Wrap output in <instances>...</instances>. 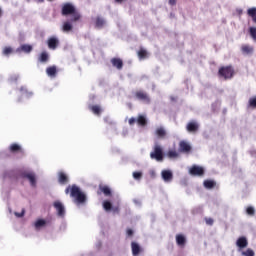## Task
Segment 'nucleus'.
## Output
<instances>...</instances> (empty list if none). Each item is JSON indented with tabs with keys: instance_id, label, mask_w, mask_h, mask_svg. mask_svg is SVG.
<instances>
[{
	"instance_id": "obj_6",
	"label": "nucleus",
	"mask_w": 256,
	"mask_h": 256,
	"mask_svg": "<svg viewBox=\"0 0 256 256\" xmlns=\"http://www.w3.org/2000/svg\"><path fill=\"white\" fill-rule=\"evenodd\" d=\"M22 177H23V179H28V181L32 187H37V178L35 177V173L23 172Z\"/></svg>"
},
{
	"instance_id": "obj_26",
	"label": "nucleus",
	"mask_w": 256,
	"mask_h": 256,
	"mask_svg": "<svg viewBox=\"0 0 256 256\" xmlns=\"http://www.w3.org/2000/svg\"><path fill=\"white\" fill-rule=\"evenodd\" d=\"M205 189H214L217 183L214 180H205L203 182Z\"/></svg>"
},
{
	"instance_id": "obj_25",
	"label": "nucleus",
	"mask_w": 256,
	"mask_h": 256,
	"mask_svg": "<svg viewBox=\"0 0 256 256\" xmlns=\"http://www.w3.org/2000/svg\"><path fill=\"white\" fill-rule=\"evenodd\" d=\"M40 63H47L49 61V53L46 51L42 52L38 58Z\"/></svg>"
},
{
	"instance_id": "obj_38",
	"label": "nucleus",
	"mask_w": 256,
	"mask_h": 256,
	"mask_svg": "<svg viewBox=\"0 0 256 256\" xmlns=\"http://www.w3.org/2000/svg\"><path fill=\"white\" fill-rule=\"evenodd\" d=\"M250 35L254 39V41H256V28L255 27L250 28Z\"/></svg>"
},
{
	"instance_id": "obj_43",
	"label": "nucleus",
	"mask_w": 256,
	"mask_h": 256,
	"mask_svg": "<svg viewBox=\"0 0 256 256\" xmlns=\"http://www.w3.org/2000/svg\"><path fill=\"white\" fill-rule=\"evenodd\" d=\"M129 125L133 126L135 123H137V119L135 117H132L128 120Z\"/></svg>"
},
{
	"instance_id": "obj_24",
	"label": "nucleus",
	"mask_w": 256,
	"mask_h": 256,
	"mask_svg": "<svg viewBox=\"0 0 256 256\" xmlns=\"http://www.w3.org/2000/svg\"><path fill=\"white\" fill-rule=\"evenodd\" d=\"M62 31H64V33H69V31H73V25L71 24V20L63 23Z\"/></svg>"
},
{
	"instance_id": "obj_28",
	"label": "nucleus",
	"mask_w": 256,
	"mask_h": 256,
	"mask_svg": "<svg viewBox=\"0 0 256 256\" xmlns=\"http://www.w3.org/2000/svg\"><path fill=\"white\" fill-rule=\"evenodd\" d=\"M90 111H92V113H94V115H101V112L103 111L101 109V106L99 105H92L89 106Z\"/></svg>"
},
{
	"instance_id": "obj_49",
	"label": "nucleus",
	"mask_w": 256,
	"mask_h": 256,
	"mask_svg": "<svg viewBox=\"0 0 256 256\" xmlns=\"http://www.w3.org/2000/svg\"><path fill=\"white\" fill-rule=\"evenodd\" d=\"M113 213H119V207L112 208Z\"/></svg>"
},
{
	"instance_id": "obj_20",
	"label": "nucleus",
	"mask_w": 256,
	"mask_h": 256,
	"mask_svg": "<svg viewBox=\"0 0 256 256\" xmlns=\"http://www.w3.org/2000/svg\"><path fill=\"white\" fill-rule=\"evenodd\" d=\"M155 135L158 137V139H165V137H167V130H165L163 127H158L155 130Z\"/></svg>"
},
{
	"instance_id": "obj_39",
	"label": "nucleus",
	"mask_w": 256,
	"mask_h": 256,
	"mask_svg": "<svg viewBox=\"0 0 256 256\" xmlns=\"http://www.w3.org/2000/svg\"><path fill=\"white\" fill-rule=\"evenodd\" d=\"M143 177V173L141 172H133V178L139 180Z\"/></svg>"
},
{
	"instance_id": "obj_15",
	"label": "nucleus",
	"mask_w": 256,
	"mask_h": 256,
	"mask_svg": "<svg viewBox=\"0 0 256 256\" xmlns=\"http://www.w3.org/2000/svg\"><path fill=\"white\" fill-rule=\"evenodd\" d=\"M241 51L244 55H253V51H255V49L249 44H243L241 46Z\"/></svg>"
},
{
	"instance_id": "obj_37",
	"label": "nucleus",
	"mask_w": 256,
	"mask_h": 256,
	"mask_svg": "<svg viewBox=\"0 0 256 256\" xmlns=\"http://www.w3.org/2000/svg\"><path fill=\"white\" fill-rule=\"evenodd\" d=\"M246 213H247V215H255V208H253L252 206H249L246 209Z\"/></svg>"
},
{
	"instance_id": "obj_4",
	"label": "nucleus",
	"mask_w": 256,
	"mask_h": 256,
	"mask_svg": "<svg viewBox=\"0 0 256 256\" xmlns=\"http://www.w3.org/2000/svg\"><path fill=\"white\" fill-rule=\"evenodd\" d=\"M189 173L194 177H203L205 175V169L201 166L193 165L189 169Z\"/></svg>"
},
{
	"instance_id": "obj_27",
	"label": "nucleus",
	"mask_w": 256,
	"mask_h": 256,
	"mask_svg": "<svg viewBox=\"0 0 256 256\" xmlns=\"http://www.w3.org/2000/svg\"><path fill=\"white\" fill-rule=\"evenodd\" d=\"M139 59H147L149 57V53L145 48H140L138 53H137Z\"/></svg>"
},
{
	"instance_id": "obj_18",
	"label": "nucleus",
	"mask_w": 256,
	"mask_h": 256,
	"mask_svg": "<svg viewBox=\"0 0 256 256\" xmlns=\"http://www.w3.org/2000/svg\"><path fill=\"white\" fill-rule=\"evenodd\" d=\"M59 46V39H57L56 37H51L48 39V47L49 49H57V47Z\"/></svg>"
},
{
	"instance_id": "obj_35",
	"label": "nucleus",
	"mask_w": 256,
	"mask_h": 256,
	"mask_svg": "<svg viewBox=\"0 0 256 256\" xmlns=\"http://www.w3.org/2000/svg\"><path fill=\"white\" fill-rule=\"evenodd\" d=\"M103 208L105 209V211H111V209H113V204H111L110 201L105 200L103 202Z\"/></svg>"
},
{
	"instance_id": "obj_1",
	"label": "nucleus",
	"mask_w": 256,
	"mask_h": 256,
	"mask_svg": "<svg viewBox=\"0 0 256 256\" xmlns=\"http://www.w3.org/2000/svg\"><path fill=\"white\" fill-rule=\"evenodd\" d=\"M61 13L64 17H67L68 15H72L70 21L71 23H77V21L81 20V13L77 11V8H75V5L72 3H64L62 5Z\"/></svg>"
},
{
	"instance_id": "obj_23",
	"label": "nucleus",
	"mask_w": 256,
	"mask_h": 256,
	"mask_svg": "<svg viewBox=\"0 0 256 256\" xmlns=\"http://www.w3.org/2000/svg\"><path fill=\"white\" fill-rule=\"evenodd\" d=\"M46 73L48 77H55V75H57V66H50L46 68Z\"/></svg>"
},
{
	"instance_id": "obj_9",
	"label": "nucleus",
	"mask_w": 256,
	"mask_h": 256,
	"mask_svg": "<svg viewBox=\"0 0 256 256\" xmlns=\"http://www.w3.org/2000/svg\"><path fill=\"white\" fill-rule=\"evenodd\" d=\"M101 193H103V195H105V197H111V195H112L111 188H109V186H107V185H102V184L99 185V188L97 191L98 195H101Z\"/></svg>"
},
{
	"instance_id": "obj_19",
	"label": "nucleus",
	"mask_w": 256,
	"mask_h": 256,
	"mask_svg": "<svg viewBox=\"0 0 256 256\" xmlns=\"http://www.w3.org/2000/svg\"><path fill=\"white\" fill-rule=\"evenodd\" d=\"M136 123L138 127H147V117L145 115H138L136 118Z\"/></svg>"
},
{
	"instance_id": "obj_40",
	"label": "nucleus",
	"mask_w": 256,
	"mask_h": 256,
	"mask_svg": "<svg viewBox=\"0 0 256 256\" xmlns=\"http://www.w3.org/2000/svg\"><path fill=\"white\" fill-rule=\"evenodd\" d=\"M250 107H254L256 109V97L249 99Z\"/></svg>"
},
{
	"instance_id": "obj_50",
	"label": "nucleus",
	"mask_w": 256,
	"mask_h": 256,
	"mask_svg": "<svg viewBox=\"0 0 256 256\" xmlns=\"http://www.w3.org/2000/svg\"><path fill=\"white\" fill-rule=\"evenodd\" d=\"M125 0H115V3H123Z\"/></svg>"
},
{
	"instance_id": "obj_13",
	"label": "nucleus",
	"mask_w": 256,
	"mask_h": 256,
	"mask_svg": "<svg viewBox=\"0 0 256 256\" xmlns=\"http://www.w3.org/2000/svg\"><path fill=\"white\" fill-rule=\"evenodd\" d=\"M33 51V46L29 44H23L16 49V53H31Z\"/></svg>"
},
{
	"instance_id": "obj_33",
	"label": "nucleus",
	"mask_w": 256,
	"mask_h": 256,
	"mask_svg": "<svg viewBox=\"0 0 256 256\" xmlns=\"http://www.w3.org/2000/svg\"><path fill=\"white\" fill-rule=\"evenodd\" d=\"M240 253L242 256H255V251L251 248H248L246 251L241 250Z\"/></svg>"
},
{
	"instance_id": "obj_34",
	"label": "nucleus",
	"mask_w": 256,
	"mask_h": 256,
	"mask_svg": "<svg viewBox=\"0 0 256 256\" xmlns=\"http://www.w3.org/2000/svg\"><path fill=\"white\" fill-rule=\"evenodd\" d=\"M2 53L6 57H9V55H11V53H13V48L11 46H6V47H4Z\"/></svg>"
},
{
	"instance_id": "obj_5",
	"label": "nucleus",
	"mask_w": 256,
	"mask_h": 256,
	"mask_svg": "<svg viewBox=\"0 0 256 256\" xmlns=\"http://www.w3.org/2000/svg\"><path fill=\"white\" fill-rule=\"evenodd\" d=\"M135 97L136 99H138V101H143V103H147L148 105L149 103H151V98L149 97V94H147L143 90L136 91Z\"/></svg>"
},
{
	"instance_id": "obj_11",
	"label": "nucleus",
	"mask_w": 256,
	"mask_h": 256,
	"mask_svg": "<svg viewBox=\"0 0 256 256\" xmlns=\"http://www.w3.org/2000/svg\"><path fill=\"white\" fill-rule=\"evenodd\" d=\"M186 129L188 133H196V131H199V124L195 121H191L187 124Z\"/></svg>"
},
{
	"instance_id": "obj_45",
	"label": "nucleus",
	"mask_w": 256,
	"mask_h": 256,
	"mask_svg": "<svg viewBox=\"0 0 256 256\" xmlns=\"http://www.w3.org/2000/svg\"><path fill=\"white\" fill-rule=\"evenodd\" d=\"M16 217H24L25 216V209L21 211V213H15Z\"/></svg>"
},
{
	"instance_id": "obj_47",
	"label": "nucleus",
	"mask_w": 256,
	"mask_h": 256,
	"mask_svg": "<svg viewBox=\"0 0 256 256\" xmlns=\"http://www.w3.org/2000/svg\"><path fill=\"white\" fill-rule=\"evenodd\" d=\"M236 13H237L238 15H243V9L237 8V9H236Z\"/></svg>"
},
{
	"instance_id": "obj_22",
	"label": "nucleus",
	"mask_w": 256,
	"mask_h": 256,
	"mask_svg": "<svg viewBox=\"0 0 256 256\" xmlns=\"http://www.w3.org/2000/svg\"><path fill=\"white\" fill-rule=\"evenodd\" d=\"M176 243L179 245V247H184L185 243H187V240L183 234H178L176 235Z\"/></svg>"
},
{
	"instance_id": "obj_51",
	"label": "nucleus",
	"mask_w": 256,
	"mask_h": 256,
	"mask_svg": "<svg viewBox=\"0 0 256 256\" xmlns=\"http://www.w3.org/2000/svg\"><path fill=\"white\" fill-rule=\"evenodd\" d=\"M1 15H3V10H1V8H0V17H1Z\"/></svg>"
},
{
	"instance_id": "obj_2",
	"label": "nucleus",
	"mask_w": 256,
	"mask_h": 256,
	"mask_svg": "<svg viewBox=\"0 0 256 256\" xmlns=\"http://www.w3.org/2000/svg\"><path fill=\"white\" fill-rule=\"evenodd\" d=\"M69 191H70V196L75 199L76 203H85V201H87V196L85 195V193H83L81 191V188H79L77 185H72V186H68L65 189V193L66 195H69Z\"/></svg>"
},
{
	"instance_id": "obj_14",
	"label": "nucleus",
	"mask_w": 256,
	"mask_h": 256,
	"mask_svg": "<svg viewBox=\"0 0 256 256\" xmlns=\"http://www.w3.org/2000/svg\"><path fill=\"white\" fill-rule=\"evenodd\" d=\"M131 249L133 256H138L143 251V248H141V246L137 242L131 243Z\"/></svg>"
},
{
	"instance_id": "obj_10",
	"label": "nucleus",
	"mask_w": 256,
	"mask_h": 256,
	"mask_svg": "<svg viewBox=\"0 0 256 256\" xmlns=\"http://www.w3.org/2000/svg\"><path fill=\"white\" fill-rule=\"evenodd\" d=\"M179 151L181 153H190L191 152V145L186 141H180Z\"/></svg>"
},
{
	"instance_id": "obj_44",
	"label": "nucleus",
	"mask_w": 256,
	"mask_h": 256,
	"mask_svg": "<svg viewBox=\"0 0 256 256\" xmlns=\"http://www.w3.org/2000/svg\"><path fill=\"white\" fill-rule=\"evenodd\" d=\"M218 73L221 75V77H225V67H221Z\"/></svg>"
},
{
	"instance_id": "obj_42",
	"label": "nucleus",
	"mask_w": 256,
	"mask_h": 256,
	"mask_svg": "<svg viewBox=\"0 0 256 256\" xmlns=\"http://www.w3.org/2000/svg\"><path fill=\"white\" fill-rule=\"evenodd\" d=\"M20 91L22 92V95H27L29 94V90H27V88L25 86H22L20 88Z\"/></svg>"
},
{
	"instance_id": "obj_7",
	"label": "nucleus",
	"mask_w": 256,
	"mask_h": 256,
	"mask_svg": "<svg viewBox=\"0 0 256 256\" xmlns=\"http://www.w3.org/2000/svg\"><path fill=\"white\" fill-rule=\"evenodd\" d=\"M53 207L56 209L58 217H65V206L63 203H61V201L56 200L53 203Z\"/></svg>"
},
{
	"instance_id": "obj_52",
	"label": "nucleus",
	"mask_w": 256,
	"mask_h": 256,
	"mask_svg": "<svg viewBox=\"0 0 256 256\" xmlns=\"http://www.w3.org/2000/svg\"><path fill=\"white\" fill-rule=\"evenodd\" d=\"M39 1V3H43V1H45V0H38Z\"/></svg>"
},
{
	"instance_id": "obj_3",
	"label": "nucleus",
	"mask_w": 256,
	"mask_h": 256,
	"mask_svg": "<svg viewBox=\"0 0 256 256\" xmlns=\"http://www.w3.org/2000/svg\"><path fill=\"white\" fill-rule=\"evenodd\" d=\"M150 157L156 161H163V148L160 145H155L154 151L150 153Z\"/></svg>"
},
{
	"instance_id": "obj_41",
	"label": "nucleus",
	"mask_w": 256,
	"mask_h": 256,
	"mask_svg": "<svg viewBox=\"0 0 256 256\" xmlns=\"http://www.w3.org/2000/svg\"><path fill=\"white\" fill-rule=\"evenodd\" d=\"M204 221L206 222V225H210V226L213 225V223H215L213 218H209V217L204 218Z\"/></svg>"
},
{
	"instance_id": "obj_21",
	"label": "nucleus",
	"mask_w": 256,
	"mask_h": 256,
	"mask_svg": "<svg viewBox=\"0 0 256 256\" xmlns=\"http://www.w3.org/2000/svg\"><path fill=\"white\" fill-rule=\"evenodd\" d=\"M111 64L113 65V67H116V69H118L119 71L123 69V60H121V58H112Z\"/></svg>"
},
{
	"instance_id": "obj_29",
	"label": "nucleus",
	"mask_w": 256,
	"mask_h": 256,
	"mask_svg": "<svg viewBox=\"0 0 256 256\" xmlns=\"http://www.w3.org/2000/svg\"><path fill=\"white\" fill-rule=\"evenodd\" d=\"M10 151L11 153H18L19 151L21 152L22 149H21V146L17 143H13L11 146H10Z\"/></svg>"
},
{
	"instance_id": "obj_31",
	"label": "nucleus",
	"mask_w": 256,
	"mask_h": 256,
	"mask_svg": "<svg viewBox=\"0 0 256 256\" xmlns=\"http://www.w3.org/2000/svg\"><path fill=\"white\" fill-rule=\"evenodd\" d=\"M247 14L249 15V17H252V21L255 22L256 7L249 8V9L247 10Z\"/></svg>"
},
{
	"instance_id": "obj_17",
	"label": "nucleus",
	"mask_w": 256,
	"mask_h": 256,
	"mask_svg": "<svg viewBox=\"0 0 256 256\" xmlns=\"http://www.w3.org/2000/svg\"><path fill=\"white\" fill-rule=\"evenodd\" d=\"M58 183H60V185H67V183H69V177H67V174L64 172H59Z\"/></svg>"
},
{
	"instance_id": "obj_32",
	"label": "nucleus",
	"mask_w": 256,
	"mask_h": 256,
	"mask_svg": "<svg viewBox=\"0 0 256 256\" xmlns=\"http://www.w3.org/2000/svg\"><path fill=\"white\" fill-rule=\"evenodd\" d=\"M104 26H105V20L101 17H97L96 18V27L98 29H102V27H104Z\"/></svg>"
},
{
	"instance_id": "obj_46",
	"label": "nucleus",
	"mask_w": 256,
	"mask_h": 256,
	"mask_svg": "<svg viewBox=\"0 0 256 256\" xmlns=\"http://www.w3.org/2000/svg\"><path fill=\"white\" fill-rule=\"evenodd\" d=\"M128 237H133V230L132 229H127L126 231Z\"/></svg>"
},
{
	"instance_id": "obj_48",
	"label": "nucleus",
	"mask_w": 256,
	"mask_h": 256,
	"mask_svg": "<svg viewBox=\"0 0 256 256\" xmlns=\"http://www.w3.org/2000/svg\"><path fill=\"white\" fill-rule=\"evenodd\" d=\"M169 5H177V0H169Z\"/></svg>"
},
{
	"instance_id": "obj_53",
	"label": "nucleus",
	"mask_w": 256,
	"mask_h": 256,
	"mask_svg": "<svg viewBox=\"0 0 256 256\" xmlns=\"http://www.w3.org/2000/svg\"><path fill=\"white\" fill-rule=\"evenodd\" d=\"M254 23H256V17L254 18Z\"/></svg>"
},
{
	"instance_id": "obj_36",
	"label": "nucleus",
	"mask_w": 256,
	"mask_h": 256,
	"mask_svg": "<svg viewBox=\"0 0 256 256\" xmlns=\"http://www.w3.org/2000/svg\"><path fill=\"white\" fill-rule=\"evenodd\" d=\"M167 156H168L170 159H175V158L179 157V154H178L177 151H175V150H170V151H168Z\"/></svg>"
},
{
	"instance_id": "obj_16",
	"label": "nucleus",
	"mask_w": 256,
	"mask_h": 256,
	"mask_svg": "<svg viewBox=\"0 0 256 256\" xmlns=\"http://www.w3.org/2000/svg\"><path fill=\"white\" fill-rule=\"evenodd\" d=\"M235 76V68L233 66L225 67V79H233Z\"/></svg>"
},
{
	"instance_id": "obj_12",
	"label": "nucleus",
	"mask_w": 256,
	"mask_h": 256,
	"mask_svg": "<svg viewBox=\"0 0 256 256\" xmlns=\"http://www.w3.org/2000/svg\"><path fill=\"white\" fill-rule=\"evenodd\" d=\"M161 176L166 183H170V181H173V172H171L170 170H163L161 172Z\"/></svg>"
},
{
	"instance_id": "obj_8",
	"label": "nucleus",
	"mask_w": 256,
	"mask_h": 256,
	"mask_svg": "<svg viewBox=\"0 0 256 256\" xmlns=\"http://www.w3.org/2000/svg\"><path fill=\"white\" fill-rule=\"evenodd\" d=\"M249 245V241H247V238L245 236H242L237 239L236 241V247H238V252L241 253L245 247Z\"/></svg>"
},
{
	"instance_id": "obj_30",
	"label": "nucleus",
	"mask_w": 256,
	"mask_h": 256,
	"mask_svg": "<svg viewBox=\"0 0 256 256\" xmlns=\"http://www.w3.org/2000/svg\"><path fill=\"white\" fill-rule=\"evenodd\" d=\"M45 225H47V221L39 219L35 222V229H41V227H45Z\"/></svg>"
}]
</instances>
